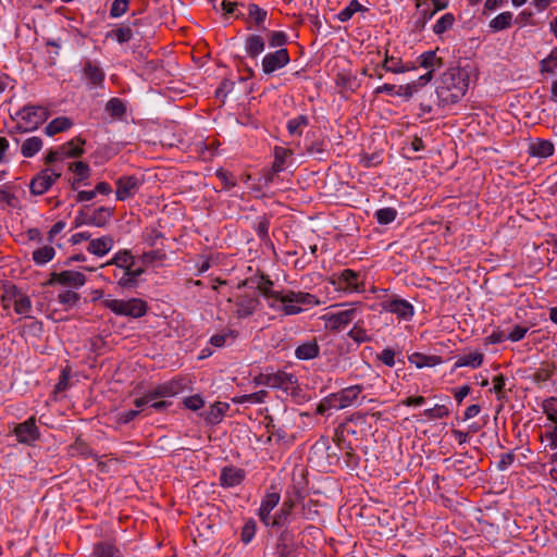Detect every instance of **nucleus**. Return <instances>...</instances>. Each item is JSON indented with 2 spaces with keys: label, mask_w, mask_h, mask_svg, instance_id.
Masks as SVG:
<instances>
[{
  "label": "nucleus",
  "mask_w": 557,
  "mask_h": 557,
  "mask_svg": "<svg viewBox=\"0 0 557 557\" xmlns=\"http://www.w3.org/2000/svg\"><path fill=\"white\" fill-rule=\"evenodd\" d=\"M89 225V206H84L74 219V227Z\"/></svg>",
  "instance_id": "nucleus-60"
},
{
  "label": "nucleus",
  "mask_w": 557,
  "mask_h": 557,
  "mask_svg": "<svg viewBox=\"0 0 557 557\" xmlns=\"http://www.w3.org/2000/svg\"><path fill=\"white\" fill-rule=\"evenodd\" d=\"M287 37L283 32H272L269 35V45L273 48L278 47L280 49L286 44Z\"/></svg>",
  "instance_id": "nucleus-59"
},
{
  "label": "nucleus",
  "mask_w": 557,
  "mask_h": 557,
  "mask_svg": "<svg viewBox=\"0 0 557 557\" xmlns=\"http://www.w3.org/2000/svg\"><path fill=\"white\" fill-rule=\"evenodd\" d=\"M94 554L96 557H123L120 549L108 542H101L95 545Z\"/></svg>",
  "instance_id": "nucleus-31"
},
{
  "label": "nucleus",
  "mask_w": 557,
  "mask_h": 557,
  "mask_svg": "<svg viewBox=\"0 0 557 557\" xmlns=\"http://www.w3.org/2000/svg\"><path fill=\"white\" fill-rule=\"evenodd\" d=\"M483 358H484L483 354H481V352H472L469 355H465L456 361L455 367L456 368L471 367V368L475 369L482 364Z\"/></svg>",
  "instance_id": "nucleus-34"
},
{
  "label": "nucleus",
  "mask_w": 557,
  "mask_h": 557,
  "mask_svg": "<svg viewBox=\"0 0 557 557\" xmlns=\"http://www.w3.org/2000/svg\"><path fill=\"white\" fill-rule=\"evenodd\" d=\"M61 176V173L45 169L38 173L29 184L30 193L39 196L45 194Z\"/></svg>",
  "instance_id": "nucleus-5"
},
{
  "label": "nucleus",
  "mask_w": 557,
  "mask_h": 557,
  "mask_svg": "<svg viewBox=\"0 0 557 557\" xmlns=\"http://www.w3.org/2000/svg\"><path fill=\"white\" fill-rule=\"evenodd\" d=\"M265 44L260 35H250L246 39V51L251 58H257L263 50Z\"/></svg>",
  "instance_id": "nucleus-30"
},
{
  "label": "nucleus",
  "mask_w": 557,
  "mask_h": 557,
  "mask_svg": "<svg viewBox=\"0 0 557 557\" xmlns=\"http://www.w3.org/2000/svg\"><path fill=\"white\" fill-rule=\"evenodd\" d=\"M290 539V534L288 531H284L281 533L278 537L277 548L280 550V557H293L287 549V541Z\"/></svg>",
  "instance_id": "nucleus-57"
},
{
  "label": "nucleus",
  "mask_w": 557,
  "mask_h": 557,
  "mask_svg": "<svg viewBox=\"0 0 557 557\" xmlns=\"http://www.w3.org/2000/svg\"><path fill=\"white\" fill-rule=\"evenodd\" d=\"M55 250L52 246H44L33 252V260L37 264H45L53 259Z\"/></svg>",
  "instance_id": "nucleus-40"
},
{
  "label": "nucleus",
  "mask_w": 557,
  "mask_h": 557,
  "mask_svg": "<svg viewBox=\"0 0 557 557\" xmlns=\"http://www.w3.org/2000/svg\"><path fill=\"white\" fill-rule=\"evenodd\" d=\"M263 383L273 388L287 391L297 383V379L293 374L278 371L276 373L267 374Z\"/></svg>",
  "instance_id": "nucleus-11"
},
{
  "label": "nucleus",
  "mask_w": 557,
  "mask_h": 557,
  "mask_svg": "<svg viewBox=\"0 0 557 557\" xmlns=\"http://www.w3.org/2000/svg\"><path fill=\"white\" fill-rule=\"evenodd\" d=\"M107 264H115L119 268L127 270L129 265H134V257L128 250L119 251Z\"/></svg>",
  "instance_id": "nucleus-42"
},
{
  "label": "nucleus",
  "mask_w": 557,
  "mask_h": 557,
  "mask_svg": "<svg viewBox=\"0 0 557 557\" xmlns=\"http://www.w3.org/2000/svg\"><path fill=\"white\" fill-rule=\"evenodd\" d=\"M84 75L94 86H101L104 81L103 71L90 61L86 62L84 66Z\"/></svg>",
  "instance_id": "nucleus-27"
},
{
  "label": "nucleus",
  "mask_w": 557,
  "mask_h": 557,
  "mask_svg": "<svg viewBox=\"0 0 557 557\" xmlns=\"http://www.w3.org/2000/svg\"><path fill=\"white\" fill-rule=\"evenodd\" d=\"M292 152L288 149L282 147L274 148V162L272 164L271 171L264 175V182L267 184L273 181L275 174L284 170L285 159Z\"/></svg>",
  "instance_id": "nucleus-16"
},
{
  "label": "nucleus",
  "mask_w": 557,
  "mask_h": 557,
  "mask_svg": "<svg viewBox=\"0 0 557 557\" xmlns=\"http://www.w3.org/2000/svg\"><path fill=\"white\" fill-rule=\"evenodd\" d=\"M397 216V211L394 208H382L375 212V218L380 224L392 223Z\"/></svg>",
  "instance_id": "nucleus-46"
},
{
  "label": "nucleus",
  "mask_w": 557,
  "mask_h": 557,
  "mask_svg": "<svg viewBox=\"0 0 557 557\" xmlns=\"http://www.w3.org/2000/svg\"><path fill=\"white\" fill-rule=\"evenodd\" d=\"M554 145L549 140L537 139L529 146V153L532 157L547 158L554 153Z\"/></svg>",
  "instance_id": "nucleus-22"
},
{
  "label": "nucleus",
  "mask_w": 557,
  "mask_h": 557,
  "mask_svg": "<svg viewBox=\"0 0 557 557\" xmlns=\"http://www.w3.org/2000/svg\"><path fill=\"white\" fill-rule=\"evenodd\" d=\"M557 69V48H554L547 58L541 61L542 73H553Z\"/></svg>",
  "instance_id": "nucleus-47"
},
{
  "label": "nucleus",
  "mask_w": 557,
  "mask_h": 557,
  "mask_svg": "<svg viewBox=\"0 0 557 557\" xmlns=\"http://www.w3.org/2000/svg\"><path fill=\"white\" fill-rule=\"evenodd\" d=\"M383 308L392 313H395L398 318L408 320L413 315V307L407 300L393 299L385 301Z\"/></svg>",
  "instance_id": "nucleus-12"
},
{
  "label": "nucleus",
  "mask_w": 557,
  "mask_h": 557,
  "mask_svg": "<svg viewBox=\"0 0 557 557\" xmlns=\"http://www.w3.org/2000/svg\"><path fill=\"white\" fill-rule=\"evenodd\" d=\"M348 336L357 343L370 342L371 337L367 335L366 330L359 325H355L348 333Z\"/></svg>",
  "instance_id": "nucleus-53"
},
{
  "label": "nucleus",
  "mask_w": 557,
  "mask_h": 557,
  "mask_svg": "<svg viewBox=\"0 0 557 557\" xmlns=\"http://www.w3.org/2000/svg\"><path fill=\"white\" fill-rule=\"evenodd\" d=\"M22 124L16 127L20 132H32L45 123L50 113L41 106H26L17 112Z\"/></svg>",
  "instance_id": "nucleus-2"
},
{
  "label": "nucleus",
  "mask_w": 557,
  "mask_h": 557,
  "mask_svg": "<svg viewBox=\"0 0 557 557\" xmlns=\"http://www.w3.org/2000/svg\"><path fill=\"white\" fill-rule=\"evenodd\" d=\"M468 85L469 78L466 71L459 67L447 70L442 74L436 88L440 103L446 106L458 102L465 96Z\"/></svg>",
  "instance_id": "nucleus-1"
},
{
  "label": "nucleus",
  "mask_w": 557,
  "mask_h": 557,
  "mask_svg": "<svg viewBox=\"0 0 557 557\" xmlns=\"http://www.w3.org/2000/svg\"><path fill=\"white\" fill-rule=\"evenodd\" d=\"M259 305V300L252 297H242L236 301V314L238 318L251 315Z\"/></svg>",
  "instance_id": "nucleus-24"
},
{
  "label": "nucleus",
  "mask_w": 557,
  "mask_h": 557,
  "mask_svg": "<svg viewBox=\"0 0 557 557\" xmlns=\"http://www.w3.org/2000/svg\"><path fill=\"white\" fill-rule=\"evenodd\" d=\"M423 414L430 420L442 419L449 414V410L445 405H435L433 408L425 409Z\"/></svg>",
  "instance_id": "nucleus-48"
},
{
  "label": "nucleus",
  "mask_w": 557,
  "mask_h": 557,
  "mask_svg": "<svg viewBox=\"0 0 557 557\" xmlns=\"http://www.w3.org/2000/svg\"><path fill=\"white\" fill-rule=\"evenodd\" d=\"M73 122L66 116H59L52 120L45 128L48 136H53L72 127Z\"/></svg>",
  "instance_id": "nucleus-28"
},
{
  "label": "nucleus",
  "mask_w": 557,
  "mask_h": 557,
  "mask_svg": "<svg viewBox=\"0 0 557 557\" xmlns=\"http://www.w3.org/2000/svg\"><path fill=\"white\" fill-rule=\"evenodd\" d=\"M58 299L61 304L74 306L79 300V295L73 290H65L59 294Z\"/></svg>",
  "instance_id": "nucleus-61"
},
{
  "label": "nucleus",
  "mask_w": 557,
  "mask_h": 557,
  "mask_svg": "<svg viewBox=\"0 0 557 557\" xmlns=\"http://www.w3.org/2000/svg\"><path fill=\"white\" fill-rule=\"evenodd\" d=\"M256 533V523L253 520H249L245 523V525L242 529V541L247 544L249 543Z\"/></svg>",
  "instance_id": "nucleus-56"
},
{
  "label": "nucleus",
  "mask_w": 557,
  "mask_h": 557,
  "mask_svg": "<svg viewBox=\"0 0 557 557\" xmlns=\"http://www.w3.org/2000/svg\"><path fill=\"white\" fill-rule=\"evenodd\" d=\"M511 24H512V13L507 11V12H503V13L498 14L496 17H494L490 22V27L495 32H499V30L509 28L511 26Z\"/></svg>",
  "instance_id": "nucleus-35"
},
{
  "label": "nucleus",
  "mask_w": 557,
  "mask_h": 557,
  "mask_svg": "<svg viewBox=\"0 0 557 557\" xmlns=\"http://www.w3.org/2000/svg\"><path fill=\"white\" fill-rule=\"evenodd\" d=\"M543 410L547 418L557 423V397H550L543 401Z\"/></svg>",
  "instance_id": "nucleus-49"
},
{
  "label": "nucleus",
  "mask_w": 557,
  "mask_h": 557,
  "mask_svg": "<svg viewBox=\"0 0 557 557\" xmlns=\"http://www.w3.org/2000/svg\"><path fill=\"white\" fill-rule=\"evenodd\" d=\"M14 434L17 437V441L23 444L30 445L37 441L40 433L36 425L35 417H30L26 421L18 423L14 428Z\"/></svg>",
  "instance_id": "nucleus-6"
},
{
  "label": "nucleus",
  "mask_w": 557,
  "mask_h": 557,
  "mask_svg": "<svg viewBox=\"0 0 557 557\" xmlns=\"http://www.w3.org/2000/svg\"><path fill=\"white\" fill-rule=\"evenodd\" d=\"M280 498L281 496L276 492L268 493L261 503L260 509H263L264 515H270L271 511L277 506Z\"/></svg>",
  "instance_id": "nucleus-45"
},
{
  "label": "nucleus",
  "mask_w": 557,
  "mask_h": 557,
  "mask_svg": "<svg viewBox=\"0 0 557 557\" xmlns=\"http://www.w3.org/2000/svg\"><path fill=\"white\" fill-rule=\"evenodd\" d=\"M86 277L83 273L77 271H62V272H52L50 274V278L47 282L48 285H53L59 283L61 285L71 286V287H81L85 284Z\"/></svg>",
  "instance_id": "nucleus-8"
},
{
  "label": "nucleus",
  "mask_w": 557,
  "mask_h": 557,
  "mask_svg": "<svg viewBox=\"0 0 557 557\" xmlns=\"http://www.w3.org/2000/svg\"><path fill=\"white\" fill-rule=\"evenodd\" d=\"M306 125H308V117L306 115H298L297 117L288 121L287 129L289 134H296L301 126Z\"/></svg>",
  "instance_id": "nucleus-54"
},
{
  "label": "nucleus",
  "mask_w": 557,
  "mask_h": 557,
  "mask_svg": "<svg viewBox=\"0 0 557 557\" xmlns=\"http://www.w3.org/2000/svg\"><path fill=\"white\" fill-rule=\"evenodd\" d=\"M104 306L115 314L132 318H141L147 312V304L137 298H132L129 300L106 299Z\"/></svg>",
  "instance_id": "nucleus-3"
},
{
  "label": "nucleus",
  "mask_w": 557,
  "mask_h": 557,
  "mask_svg": "<svg viewBox=\"0 0 557 557\" xmlns=\"http://www.w3.org/2000/svg\"><path fill=\"white\" fill-rule=\"evenodd\" d=\"M366 10L367 9L357 0H351L349 4L338 13L337 17L341 22H347L356 12Z\"/></svg>",
  "instance_id": "nucleus-44"
},
{
  "label": "nucleus",
  "mask_w": 557,
  "mask_h": 557,
  "mask_svg": "<svg viewBox=\"0 0 557 557\" xmlns=\"http://www.w3.org/2000/svg\"><path fill=\"white\" fill-rule=\"evenodd\" d=\"M42 147V140L40 137L34 136L30 138H27L22 147L21 152L25 158H32L34 157Z\"/></svg>",
  "instance_id": "nucleus-33"
},
{
  "label": "nucleus",
  "mask_w": 557,
  "mask_h": 557,
  "mask_svg": "<svg viewBox=\"0 0 557 557\" xmlns=\"http://www.w3.org/2000/svg\"><path fill=\"white\" fill-rule=\"evenodd\" d=\"M113 214V209L109 207H100L92 212L89 211V225L104 227Z\"/></svg>",
  "instance_id": "nucleus-20"
},
{
  "label": "nucleus",
  "mask_w": 557,
  "mask_h": 557,
  "mask_svg": "<svg viewBox=\"0 0 557 557\" xmlns=\"http://www.w3.org/2000/svg\"><path fill=\"white\" fill-rule=\"evenodd\" d=\"M131 0H114L110 9V16L113 18L120 17L128 10Z\"/></svg>",
  "instance_id": "nucleus-50"
},
{
  "label": "nucleus",
  "mask_w": 557,
  "mask_h": 557,
  "mask_svg": "<svg viewBox=\"0 0 557 557\" xmlns=\"http://www.w3.org/2000/svg\"><path fill=\"white\" fill-rule=\"evenodd\" d=\"M270 222L267 218H262L256 227V232L260 239H267L269 237Z\"/></svg>",
  "instance_id": "nucleus-63"
},
{
  "label": "nucleus",
  "mask_w": 557,
  "mask_h": 557,
  "mask_svg": "<svg viewBox=\"0 0 557 557\" xmlns=\"http://www.w3.org/2000/svg\"><path fill=\"white\" fill-rule=\"evenodd\" d=\"M32 308L30 299L27 296H21L14 302V310L18 314L27 313Z\"/></svg>",
  "instance_id": "nucleus-58"
},
{
  "label": "nucleus",
  "mask_w": 557,
  "mask_h": 557,
  "mask_svg": "<svg viewBox=\"0 0 557 557\" xmlns=\"http://www.w3.org/2000/svg\"><path fill=\"white\" fill-rule=\"evenodd\" d=\"M294 508V502L292 499L285 500L280 511L273 517V520L271 522L272 527H282L287 521L288 517L292 513V510Z\"/></svg>",
  "instance_id": "nucleus-32"
},
{
  "label": "nucleus",
  "mask_w": 557,
  "mask_h": 557,
  "mask_svg": "<svg viewBox=\"0 0 557 557\" xmlns=\"http://www.w3.org/2000/svg\"><path fill=\"white\" fill-rule=\"evenodd\" d=\"M184 404L188 409L196 411L203 406V400L199 395H194L185 398Z\"/></svg>",
  "instance_id": "nucleus-64"
},
{
  "label": "nucleus",
  "mask_w": 557,
  "mask_h": 557,
  "mask_svg": "<svg viewBox=\"0 0 557 557\" xmlns=\"http://www.w3.org/2000/svg\"><path fill=\"white\" fill-rule=\"evenodd\" d=\"M83 145H85V140L81 137H76L60 146L59 149L64 158H77L84 153Z\"/></svg>",
  "instance_id": "nucleus-21"
},
{
  "label": "nucleus",
  "mask_w": 557,
  "mask_h": 557,
  "mask_svg": "<svg viewBox=\"0 0 557 557\" xmlns=\"http://www.w3.org/2000/svg\"><path fill=\"white\" fill-rule=\"evenodd\" d=\"M113 246V239L111 236H102L100 238L91 239L87 250L88 252L102 257L107 255Z\"/></svg>",
  "instance_id": "nucleus-18"
},
{
  "label": "nucleus",
  "mask_w": 557,
  "mask_h": 557,
  "mask_svg": "<svg viewBox=\"0 0 557 557\" xmlns=\"http://www.w3.org/2000/svg\"><path fill=\"white\" fill-rule=\"evenodd\" d=\"M289 62V54L287 49L281 48L274 52L268 53L262 59V71L265 74L283 69Z\"/></svg>",
  "instance_id": "nucleus-7"
},
{
  "label": "nucleus",
  "mask_w": 557,
  "mask_h": 557,
  "mask_svg": "<svg viewBox=\"0 0 557 557\" xmlns=\"http://www.w3.org/2000/svg\"><path fill=\"white\" fill-rule=\"evenodd\" d=\"M139 187V180L136 176H122L116 181V199L125 200L132 197Z\"/></svg>",
  "instance_id": "nucleus-10"
},
{
  "label": "nucleus",
  "mask_w": 557,
  "mask_h": 557,
  "mask_svg": "<svg viewBox=\"0 0 557 557\" xmlns=\"http://www.w3.org/2000/svg\"><path fill=\"white\" fill-rule=\"evenodd\" d=\"M248 15L251 20H253V22L258 28L264 29L263 23L268 15V12L264 9H261L256 3H250L248 5Z\"/></svg>",
  "instance_id": "nucleus-36"
},
{
  "label": "nucleus",
  "mask_w": 557,
  "mask_h": 557,
  "mask_svg": "<svg viewBox=\"0 0 557 557\" xmlns=\"http://www.w3.org/2000/svg\"><path fill=\"white\" fill-rule=\"evenodd\" d=\"M356 311V308H350L336 313L324 315V319L326 320V326L332 331H338L354 320Z\"/></svg>",
  "instance_id": "nucleus-9"
},
{
  "label": "nucleus",
  "mask_w": 557,
  "mask_h": 557,
  "mask_svg": "<svg viewBox=\"0 0 557 557\" xmlns=\"http://www.w3.org/2000/svg\"><path fill=\"white\" fill-rule=\"evenodd\" d=\"M419 16L413 23L412 30L420 33L424 29L429 20H431L435 15V11L430 10L429 8H420L418 9Z\"/></svg>",
  "instance_id": "nucleus-37"
},
{
  "label": "nucleus",
  "mask_w": 557,
  "mask_h": 557,
  "mask_svg": "<svg viewBox=\"0 0 557 557\" xmlns=\"http://www.w3.org/2000/svg\"><path fill=\"white\" fill-rule=\"evenodd\" d=\"M141 24V20L136 18L128 25H122L109 32L107 37H114L119 44L128 42L134 35H139L137 30H134L137 26Z\"/></svg>",
  "instance_id": "nucleus-13"
},
{
  "label": "nucleus",
  "mask_w": 557,
  "mask_h": 557,
  "mask_svg": "<svg viewBox=\"0 0 557 557\" xmlns=\"http://www.w3.org/2000/svg\"><path fill=\"white\" fill-rule=\"evenodd\" d=\"M382 67L387 72L396 74L409 71V67L405 66L400 59H396L394 57H386L382 64Z\"/></svg>",
  "instance_id": "nucleus-43"
},
{
  "label": "nucleus",
  "mask_w": 557,
  "mask_h": 557,
  "mask_svg": "<svg viewBox=\"0 0 557 557\" xmlns=\"http://www.w3.org/2000/svg\"><path fill=\"white\" fill-rule=\"evenodd\" d=\"M363 391V386L361 385H352L346 388H343L342 391L337 393L331 394L326 401L329 403V407L335 408V409H344L346 407H349L354 405L360 393Z\"/></svg>",
  "instance_id": "nucleus-4"
},
{
  "label": "nucleus",
  "mask_w": 557,
  "mask_h": 557,
  "mask_svg": "<svg viewBox=\"0 0 557 557\" xmlns=\"http://www.w3.org/2000/svg\"><path fill=\"white\" fill-rule=\"evenodd\" d=\"M358 277L359 273L355 272L350 269L344 270L339 275V282L341 284H344L346 289H350L354 292H363L364 286L363 284H358Z\"/></svg>",
  "instance_id": "nucleus-25"
},
{
  "label": "nucleus",
  "mask_w": 557,
  "mask_h": 557,
  "mask_svg": "<svg viewBox=\"0 0 557 557\" xmlns=\"http://www.w3.org/2000/svg\"><path fill=\"white\" fill-rule=\"evenodd\" d=\"M273 282L262 275L258 283H257V289L265 297L268 298L269 300H271L269 302L270 307H275V302H281V298L284 297V294L281 293V292H276V290H273Z\"/></svg>",
  "instance_id": "nucleus-15"
},
{
  "label": "nucleus",
  "mask_w": 557,
  "mask_h": 557,
  "mask_svg": "<svg viewBox=\"0 0 557 557\" xmlns=\"http://www.w3.org/2000/svg\"><path fill=\"white\" fill-rule=\"evenodd\" d=\"M71 170L79 177V180L87 178L90 172L89 165L83 161L72 163Z\"/></svg>",
  "instance_id": "nucleus-55"
},
{
  "label": "nucleus",
  "mask_w": 557,
  "mask_h": 557,
  "mask_svg": "<svg viewBox=\"0 0 557 557\" xmlns=\"http://www.w3.org/2000/svg\"><path fill=\"white\" fill-rule=\"evenodd\" d=\"M228 408V404L218 401L210 406L209 410L203 413L205 420L210 424H218L222 421Z\"/></svg>",
  "instance_id": "nucleus-23"
},
{
  "label": "nucleus",
  "mask_w": 557,
  "mask_h": 557,
  "mask_svg": "<svg viewBox=\"0 0 557 557\" xmlns=\"http://www.w3.org/2000/svg\"><path fill=\"white\" fill-rule=\"evenodd\" d=\"M455 16L453 13H446L434 24L433 32L436 35H442L450 29L455 24Z\"/></svg>",
  "instance_id": "nucleus-41"
},
{
  "label": "nucleus",
  "mask_w": 557,
  "mask_h": 557,
  "mask_svg": "<svg viewBox=\"0 0 557 557\" xmlns=\"http://www.w3.org/2000/svg\"><path fill=\"white\" fill-rule=\"evenodd\" d=\"M281 302L282 304L295 302L299 306L300 305L310 306V305L319 304L315 296H313L309 293L293 292V290H287L286 293H284V297L281 298Z\"/></svg>",
  "instance_id": "nucleus-17"
},
{
  "label": "nucleus",
  "mask_w": 557,
  "mask_h": 557,
  "mask_svg": "<svg viewBox=\"0 0 557 557\" xmlns=\"http://www.w3.org/2000/svg\"><path fill=\"white\" fill-rule=\"evenodd\" d=\"M419 60L422 67L430 69L432 71H434L435 67H441L443 65L442 59L437 58L433 50L422 53L419 57Z\"/></svg>",
  "instance_id": "nucleus-38"
},
{
  "label": "nucleus",
  "mask_w": 557,
  "mask_h": 557,
  "mask_svg": "<svg viewBox=\"0 0 557 557\" xmlns=\"http://www.w3.org/2000/svg\"><path fill=\"white\" fill-rule=\"evenodd\" d=\"M265 419L268 420L265 428H267L268 433H270L269 441H271L272 436H276L277 440L285 438V436H286L285 430L283 428H277L274 424V421L271 417H265Z\"/></svg>",
  "instance_id": "nucleus-52"
},
{
  "label": "nucleus",
  "mask_w": 557,
  "mask_h": 557,
  "mask_svg": "<svg viewBox=\"0 0 557 557\" xmlns=\"http://www.w3.org/2000/svg\"><path fill=\"white\" fill-rule=\"evenodd\" d=\"M184 388L183 380H173L157 386L153 391L149 392V397L154 399L158 397H171L181 393Z\"/></svg>",
  "instance_id": "nucleus-14"
},
{
  "label": "nucleus",
  "mask_w": 557,
  "mask_h": 557,
  "mask_svg": "<svg viewBox=\"0 0 557 557\" xmlns=\"http://www.w3.org/2000/svg\"><path fill=\"white\" fill-rule=\"evenodd\" d=\"M244 471L236 468H224L222 470L220 482L222 486L233 487L242 483Z\"/></svg>",
  "instance_id": "nucleus-19"
},
{
  "label": "nucleus",
  "mask_w": 557,
  "mask_h": 557,
  "mask_svg": "<svg viewBox=\"0 0 557 557\" xmlns=\"http://www.w3.org/2000/svg\"><path fill=\"white\" fill-rule=\"evenodd\" d=\"M416 91H417V83L413 82V83L407 84L405 86H399L398 89L395 91V94L398 96H403L406 99H410Z\"/></svg>",
  "instance_id": "nucleus-62"
},
{
  "label": "nucleus",
  "mask_w": 557,
  "mask_h": 557,
  "mask_svg": "<svg viewBox=\"0 0 557 557\" xmlns=\"http://www.w3.org/2000/svg\"><path fill=\"white\" fill-rule=\"evenodd\" d=\"M556 372L557 368L555 364H547L546 367H543L535 372L534 380L537 382L548 381Z\"/></svg>",
  "instance_id": "nucleus-51"
},
{
  "label": "nucleus",
  "mask_w": 557,
  "mask_h": 557,
  "mask_svg": "<svg viewBox=\"0 0 557 557\" xmlns=\"http://www.w3.org/2000/svg\"><path fill=\"white\" fill-rule=\"evenodd\" d=\"M409 361L416 364L417 368L434 367L442 362V358L438 356H425L420 352H414L409 356Z\"/></svg>",
  "instance_id": "nucleus-29"
},
{
  "label": "nucleus",
  "mask_w": 557,
  "mask_h": 557,
  "mask_svg": "<svg viewBox=\"0 0 557 557\" xmlns=\"http://www.w3.org/2000/svg\"><path fill=\"white\" fill-rule=\"evenodd\" d=\"M106 111L116 119H121L126 113L124 102L119 98H111L106 104Z\"/></svg>",
  "instance_id": "nucleus-39"
},
{
  "label": "nucleus",
  "mask_w": 557,
  "mask_h": 557,
  "mask_svg": "<svg viewBox=\"0 0 557 557\" xmlns=\"http://www.w3.org/2000/svg\"><path fill=\"white\" fill-rule=\"evenodd\" d=\"M320 351L315 341L306 342L299 345L295 350V356L300 360H310L318 357Z\"/></svg>",
  "instance_id": "nucleus-26"
}]
</instances>
